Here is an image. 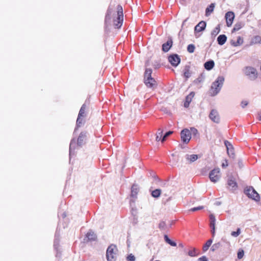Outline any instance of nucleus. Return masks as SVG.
<instances>
[{"label":"nucleus","mask_w":261,"mask_h":261,"mask_svg":"<svg viewBox=\"0 0 261 261\" xmlns=\"http://www.w3.org/2000/svg\"><path fill=\"white\" fill-rule=\"evenodd\" d=\"M220 170L219 168H215L212 170L209 174L210 180L213 182H217L220 178Z\"/></svg>","instance_id":"0eeeda50"},{"label":"nucleus","mask_w":261,"mask_h":261,"mask_svg":"<svg viewBox=\"0 0 261 261\" xmlns=\"http://www.w3.org/2000/svg\"><path fill=\"white\" fill-rule=\"evenodd\" d=\"M180 136L182 142L185 143H188L191 138V133L188 129L185 128L181 130Z\"/></svg>","instance_id":"1a4fd4ad"},{"label":"nucleus","mask_w":261,"mask_h":261,"mask_svg":"<svg viewBox=\"0 0 261 261\" xmlns=\"http://www.w3.org/2000/svg\"><path fill=\"white\" fill-rule=\"evenodd\" d=\"M248 104V101L247 100H243L241 103V106L242 108H244Z\"/></svg>","instance_id":"a18cd8bd"},{"label":"nucleus","mask_w":261,"mask_h":261,"mask_svg":"<svg viewBox=\"0 0 261 261\" xmlns=\"http://www.w3.org/2000/svg\"><path fill=\"white\" fill-rule=\"evenodd\" d=\"M199 156L197 154H189L186 155V159L187 161L191 163L195 162L198 159Z\"/></svg>","instance_id":"a211bd4d"},{"label":"nucleus","mask_w":261,"mask_h":261,"mask_svg":"<svg viewBox=\"0 0 261 261\" xmlns=\"http://www.w3.org/2000/svg\"><path fill=\"white\" fill-rule=\"evenodd\" d=\"M195 46L193 44H190L188 46L187 50L190 53H193L195 50Z\"/></svg>","instance_id":"f704fd0d"},{"label":"nucleus","mask_w":261,"mask_h":261,"mask_svg":"<svg viewBox=\"0 0 261 261\" xmlns=\"http://www.w3.org/2000/svg\"><path fill=\"white\" fill-rule=\"evenodd\" d=\"M209 117L215 123L220 122V117L218 112L216 110H212L210 114Z\"/></svg>","instance_id":"9b49d317"},{"label":"nucleus","mask_w":261,"mask_h":261,"mask_svg":"<svg viewBox=\"0 0 261 261\" xmlns=\"http://www.w3.org/2000/svg\"><path fill=\"white\" fill-rule=\"evenodd\" d=\"M241 233V229L238 228L236 231H232L231 236L233 237L236 238L238 237Z\"/></svg>","instance_id":"72a5a7b5"},{"label":"nucleus","mask_w":261,"mask_h":261,"mask_svg":"<svg viewBox=\"0 0 261 261\" xmlns=\"http://www.w3.org/2000/svg\"><path fill=\"white\" fill-rule=\"evenodd\" d=\"M258 116V119L259 121H261V112H259L257 114Z\"/></svg>","instance_id":"8fccbe9b"},{"label":"nucleus","mask_w":261,"mask_h":261,"mask_svg":"<svg viewBox=\"0 0 261 261\" xmlns=\"http://www.w3.org/2000/svg\"><path fill=\"white\" fill-rule=\"evenodd\" d=\"M172 44V40H169L166 43L163 44L162 45V49L165 52H167L170 48H171Z\"/></svg>","instance_id":"412c9836"},{"label":"nucleus","mask_w":261,"mask_h":261,"mask_svg":"<svg viewBox=\"0 0 261 261\" xmlns=\"http://www.w3.org/2000/svg\"><path fill=\"white\" fill-rule=\"evenodd\" d=\"M224 81L223 76H219L212 84L211 86V94L213 96L217 95L220 91Z\"/></svg>","instance_id":"7ed1b4c3"},{"label":"nucleus","mask_w":261,"mask_h":261,"mask_svg":"<svg viewBox=\"0 0 261 261\" xmlns=\"http://www.w3.org/2000/svg\"><path fill=\"white\" fill-rule=\"evenodd\" d=\"M220 29L219 26H217L216 27L212 32V35L214 36H216L217 35L219 34L220 32Z\"/></svg>","instance_id":"473e14b6"},{"label":"nucleus","mask_w":261,"mask_h":261,"mask_svg":"<svg viewBox=\"0 0 261 261\" xmlns=\"http://www.w3.org/2000/svg\"><path fill=\"white\" fill-rule=\"evenodd\" d=\"M112 13V11L110 9H109L108 11V13L106 16V19H105V21L107 23L108 21H110V19H111V14Z\"/></svg>","instance_id":"e433bc0d"},{"label":"nucleus","mask_w":261,"mask_h":261,"mask_svg":"<svg viewBox=\"0 0 261 261\" xmlns=\"http://www.w3.org/2000/svg\"><path fill=\"white\" fill-rule=\"evenodd\" d=\"M215 63L213 60L208 61L204 63V68L208 70H211L214 66Z\"/></svg>","instance_id":"b1692460"},{"label":"nucleus","mask_w":261,"mask_h":261,"mask_svg":"<svg viewBox=\"0 0 261 261\" xmlns=\"http://www.w3.org/2000/svg\"><path fill=\"white\" fill-rule=\"evenodd\" d=\"M234 18V14L232 12H228L225 14L227 25L230 27L232 25Z\"/></svg>","instance_id":"ddd939ff"},{"label":"nucleus","mask_w":261,"mask_h":261,"mask_svg":"<svg viewBox=\"0 0 261 261\" xmlns=\"http://www.w3.org/2000/svg\"><path fill=\"white\" fill-rule=\"evenodd\" d=\"M178 246H179V247H180L181 248H183L184 247V245L182 243L179 244Z\"/></svg>","instance_id":"864d4df0"},{"label":"nucleus","mask_w":261,"mask_h":261,"mask_svg":"<svg viewBox=\"0 0 261 261\" xmlns=\"http://www.w3.org/2000/svg\"><path fill=\"white\" fill-rule=\"evenodd\" d=\"M169 62L174 66H177L180 63V59L177 55H171L169 57Z\"/></svg>","instance_id":"f8f14e48"},{"label":"nucleus","mask_w":261,"mask_h":261,"mask_svg":"<svg viewBox=\"0 0 261 261\" xmlns=\"http://www.w3.org/2000/svg\"><path fill=\"white\" fill-rule=\"evenodd\" d=\"M256 44H261V37L258 35L254 36L250 41L251 45Z\"/></svg>","instance_id":"5701e85b"},{"label":"nucleus","mask_w":261,"mask_h":261,"mask_svg":"<svg viewBox=\"0 0 261 261\" xmlns=\"http://www.w3.org/2000/svg\"><path fill=\"white\" fill-rule=\"evenodd\" d=\"M165 225H166V224H165V222H164V221L161 222L159 225L160 228H161L162 229H165Z\"/></svg>","instance_id":"49530a36"},{"label":"nucleus","mask_w":261,"mask_h":261,"mask_svg":"<svg viewBox=\"0 0 261 261\" xmlns=\"http://www.w3.org/2000/svg\"><path fill=\"white\" fill-rule=\"evenodd\" d=\"M86 236L89 240H95L96 239L95 234L92 231H89Z\"/></svg>","instance_id":"c85d7f7f"},{"label":"nucleus","mask_w":261,"mask_h":261,"mask_svg":"<svg viewBox=\"0 0 261 261\" xmlns=\"http://www.w3.org/2000/svg\"><path fill=\"white\" fill-rule=\"evenodd\" d=\"M86 138V133H81L77 139V145L82 146Z\"/></svg>","instance_id":"aec40b11"},{"label":"nucleus","mask_w":261,"mask_h":261,"mask_svg":"<svg viewBox=\"0 0 261 261\" xmlns=\"http://www.w3.org/2000/svg\"><path fill=\"white\" fill-rule=\"evenodd\" d=\"M221 246V243L218 242L217 243L214 244L211 247V250L213 251H214L216 249H218Z\"/></svg>","instance_id":"c9c22d12"},{"label":"nucleus","mask_w":261,"mask_h":261,"mask_svg":"<svg viewBox=\"0 0 261 261\" xmlns=\"http://www.w3.org/2000/svg\"><path fill=\"white\" fill-rule=\"evenodd\" d=\"M210 224L213 225L214 224H215L216 219L213 214H211L210 215Z\"/></svg>","instance_id":"ea45409f"},{"label":"nucleus","mask_w":261,"mask_h":261,"mask_svg":"<svg viewBox=\"0 0 261 261\" xmlns=\"http://www.w3.org/2000/svg\"><path fill=\"white\" fill-rule=\"evenodd\" d=\"M212 233L213 236L214 237L215 234V228H214V229H212Z\"/></svg>","instance_id":"3c124183"},{"label":"nucleus","mask_w":261,"mask_h":261,"mask_svg":"<svg viewBox=\"0 0 261 261\" xmlns=\"http://www.w3.org/2000/svg\"><path fill=\"white\" fill-rule=\"evenodd\" d=\"M210 226L212 227V229L215 228V224H214L213 225L210 224Z\"/></svg>","instance_id":"603ef678"},{"label":"nucleus","mask_w":261,"mask_h":261,"mask_svg":"<svg viewBox=\"0 0 261 261\" xmlns=\"http://www.w3.org/2000/svg\"><path fill=\"white\" fill-rule=\"evenodd\" d=\"M163 132H164V130L160 128L158 129V131L156 134L155 140L156 141H159L160 140L162 141V137Z\"/></svg>","instance_id":"a878e982"},{"label":"nucleus","mask_w":261,"mask_h":261,"mask_svg":"<svg viewBox=\"0 0 261 261\" xmlns=\"http://www.w3.org/2000/svg\"><path fill=\"white\" fill-rule=\"evenodd\" d=\"M188 254L190 256H195L198 254L196 253V249L195 248H193L192 250L189 251Z\"/></svg>","instance_id":"58836bf2"},{"label":"nucleus","mask_w":261,"mask_h":261,"mask_svg":"<svg viewBox=\"0 0 261 261\" xmlns=\"http://www.w3.org/2000/svg\"><path fill=\"white\" fill-rule=\"evenodd\" d=\"M243 39L240 36L238 37L237 41H235L233 40H231L230 42V44L234 47L241 45L243 44Z\"/></svg>","instance_id":"dca6fc26"},{"label":"nucleus","mask_w":261,"mask_h":261,"mask_svg":"<svg viewBox=\"0 0 261 261\" xmlns=\"http://www.w3.org/2000/svg\"><path fill=\"white\" fill-rule=\"evenodd\" d=\"M227 40V37L225 35H220L217 38V41L219 45H223Z\"/></svg>","instance_id":"4be33fe9"},{"label":"nucleus","mask_w":261,"mask_h":261,"mask_svg":"<svg viewBox=\"0 0 261 261\" xmlns=\"http://www.w3.org/2000/svg\"><path fill=\"white\" fill-rule=\"evenodd\" d=\"M161 193V190L160 189H155L152 192L151 195L153 197H159Z\"/></svg>","instance_id":"2f4dec72"},{"label":"nucleus","mask_w":261,"mask_h":261,"mask_svg":"<svg viewBox=\"0 0 261 261\" xmlns=\"http://www.w3.org/2000/svg\"><path fill=\"white\" fill-rule=\"evenodd\" d=\"M123 10L121 6L117 7V20H115L114 24L116 28H119L122 23L123 21Z\"/></svg>","instance_id":"6e6552de"},{"label":"nucleus","mask_w":261,"mask_h":261,"mask_svg":"<svg viewBox=\"0 0 261 261\" xmlns=\"http://www.w3.org/2000/svg\"><path fill=\"white\" fill-rule=\"evenodd\" d=\"M194 95L195 93L194 92H191L188 96H187L186 101L184 103L185 107L188 108L189 107V104L192 101V99L194 97Z\"/></svg>","instance_id":"f3484780"},{"label":"nucleus","mask_w":261,"mask_h":261,"mask_svg":"<svg viewBox=\"0 0 261 261\" xmlns=\"http://www.w3.org/2000/svg\"><path fill=\"white\" fill-rule=\"evenodd\" d=\"M118 256V249L115 245H110L106 251L107 261H116Z\"/></svg>","instance_id":"f03ea898"},{"label":"nucleus","mask_w":261,"mask_h":261,"mask_svg":"<svg viewBox=\"0 0 261 261\" xmlns=\"http://www.w3.org/2000/svg\"><path fill=\"white\" fill-rule=\"evenodd\" d=\"M135 260H136V257L132 254H129L128 255V256L127 257V261H135Z\"/></svg>","instance_id":"79ce46f5"},{"label":"nucleus","mask_w":261,"mask_h":261,"mask_svg":"<svg viewBox=\"0 0 261 261\" xmlns=\"http://www.w3.org/2000/svg\"><path fill=\"white\" fill-rule=\"evenodd\" d=\"M204 207L203 206H199L197 207H193L189 210V211L190 212H195L197 211L201 210L203 209Z\"/></svg>","instance_id":"a19ab883"},{"label":"nucleus","mask_w":261,"mask_h":261,"mask_svg":"<svg viewBox=\"0 0 261 261\" xmlns=\"http://www.w3.org/2000/svg\"><path fill=\"white\" fill-rule=\"evenodd\" d=\"M244 254V252L243 250H240L238 252V258L239 259H241L243 258Z\"/></svg>","instance_id":"37998d69"},{"label":"nucleus","mask_w":261,"mask_h":261,"mask_svg":"<svg viewBox=\"0 0 261 261\" xmlns=\"http://www.w3.org/2000/svg\"><path fill=\"white\" fill-rule=\"evenodd\" d=\"M184 76L186 77V79L189 78L191 75L192 72L190 70V67L188 66H186L184 69Z\"/></svg>","instance_id":"393cba45"},{"label":"nucleus","mask_w":261,"mask_h":261,"mask_svg":"<svg viewBox=\"0 0 261 261\" xmlns=\"http://www.w3.org/2000/svg\"><path fill=\"white\" fill-rule=\"evenodd\" d=\"M76 146V143L74 139L72 140L70 144V147H69V154L71 156V154L72 153V151L73 150L75 149V147Z\"/></svg>","instance_id":"bb28decb"},{"label":"nucleus","mask_w":261,"mask_h":261,"mask_svg":"<svg viewBox=\"0 0 261 261\" xmlns=\"http://www.w3.org/2000/svg\"><path fill=\"white\" fill-rule=\"evenodd\" d=\"M191 132L194 135H196L198 132L197 130L194 127L191 128Z\"/></svg>","instance_id":"de8ad7c7"},{"label":"nucleus","mask_w":261,"mask_h":261,"mask_svg":"<svg viewBox=\"0 0 261 261\" xmlns=\"http://www.w3.org/2000/svg\"><path fill=\"white\" fill-rule=\"evenodd\" d=\"M139 191V187L137 185L134 184L132 186L131 191V196L133 198H136L138 193Z\"/></svg>","instance_id":"6ab92c4d"},{"label":"nucleus","mask_w":261,"mask_h":261,"mask_svg":"<svg viewBox=\"0 0 261 261\" xmlns=\"http://www.w3.org/2000/svg\"><path fill=\"white\" fill-rule=\"evenodd\" d=\"M242 27V25L240 23L235 24L233 30L234 31H239Z\"/></svg>","instance_id":"c03bdc74"},{"label":"nucleus","mask_w":261,"mask_h":261,"mask_svg":"<svg viewBox=\"0 0 261 261\" xmlns=\"http://www.w3.org/2000/svg\"><path fill=\"white\" fill-rule=\"evenodd\" d=\"M165 241L169 244H170L172 246H176V243L172 241H171L167 235L164 236Z\"/></svg>","instance_id":"c756f323"},{"label":"nucleus","mask_w":261,"mask_h":261,"mask_svg":"<svg viewBox=\"0 0 261 261\" xmlns=\"http://www.w3.org/2000/svg\"><path fill=\"white\" fill-rule=\"evenodd\" d=\"M228 166L227 161L226 160L224 162H223L222 164V166L223 167H226Z\"/></svg>","instance_id":"09e8293b"},{"label":"nucleus","mask_w":261,"mask_h":261,"mask_svg":"<svg viewBox=\"0 0 261 261\" xmlns=\"http://www.w3.org/2000/svg\"><path fill=\"white\" fill-rule=\"evenodd\" d=\"M244 73L251 80H254L257 77V72L255 68L248 66L244 69Z\"/></svg>","instance_id":"39448f33"},{"label":"nucleus","mask_w":261,"mask_h":261,"mask_svg":"<svg viewBox=\"0 0 261 261\" xmlns=\"http://www.w3.org/2000/svg\"><path fill=\"white\" fill-rule=\"evenodd\" d=\"M206 27V23L204 21H201L195 27V32H200L203 31Z\"/></svg>","instance_id":"2eb2a0df"},{"label":"nucleus","mask_w":261,"mask_h":261,"mask_svg":"<svg viewBox=\"0 0 261 261\" xmlns=\"http://www.w3.org/2000/svg\"><path fill=\"white\" fill-rule=\"evenodd\" d=\"M152 69H146L144 73V83L147 87L152 90L157 87V83L153 77L151 76Z\"/></svg>","instance_id":"f257e3e1"},{"label":"nucleus","mask_w":261,"mask_h":261,"mask_svg":"<svg viewBox=\"0 0 261 261\" xmlns=\"http://www.w3.org/2000/svg\"><path fill=\"white\" fill-rule=\"evenodd\" d=\"M225 145L227 148V153L231 158H234V153L232 144L228 141L225 142Z\"/></svg>","instance_id":"4468645a"},{"label":"nucleus","mask_w":261,"mask_h":261,"mask_svg":"<svg viewBox=\"0 0 261 261\" xmlns=\"http://www.w3.org/2000/svg\"><path fill=\"white\" fill-rule=\"evenodd\" d=\"M172 133H173L172 131H169V132L166 133L163 136V137L162 138V142H163L164 141H165V140L166 139V138L168 136H169L170 135H171Z\"/></svg>","instance_id":"4c0bfd02"},{"label":"nucleus","mask_w":261,"mask_h":261,"mask_svg":"<svg viewBox=\"0 0 261 261\" xmlns=\"http://www.w3.org/2000/svg\"><path fill=\"white\" fill-rule=\"evenodd\" d=\"M213 243V240L210 239L208 240L205 244L203 247V251L204 252H206L209 248V247L211 246Z\"/></svg>","instance_id":"cd10ccee"},{"label":"nucleus","mask_w":261,"mask_h":261,"mask_svg":"<svg viewBox=\"0 0 261 261\" xmlns=\"http://www.w3.org/2000/svg\"><path fill=\"white\" fill-rule=\"evenodd\" d=\"M214 8V4H211V5L206 9V11H205L206 15V16L209 15L213 11Z\"/></svg>","instance_id":"7c9ffc66"},{"label":"nucleus","mask_w":261,"mask_h":261,"mask_svg":"<svg viewBox=\"0 0 261 261\" xmlns=\"http://www.w3.org/2000/svg\"><path fill=\"white\" fill-rule=\"evenodd\" d=\"M86 105H83L80 110L78 117L76 120V124L77 126H81V125L83 123L84 119L86 116Z\"/></svg>","instance_id":"423d86ee"},{"label":"nucleus","mask_w":261,"mask_h":261,"mask_svg":"<svg viewBox=\"0 0 261 261\" xmlns=\"http://www.w3.org/2000/svg\"><path fill=\"white\" fill-rule=\"evenodd\" d=\"M228 188L231 191H234L238 189V184L234 177L230 176L227 180Z\"/></svg>","instance_id":"9d476101"},{"label":"nucleus","mask_w":261,"mask_h":261,"mask_svg":"<svg viewBox=\"0 0 261 261\" xmlns=\"http://www.w3.org/2000/svg\"><path fill=\"white\" fill-rule=\"evenodd\" d=\"M244 193L249 198L255 201H259L260 200L259 195L252 187H247L244 190Z\"/></svg>","instance_id":"20e7f679"}]
</instances>
